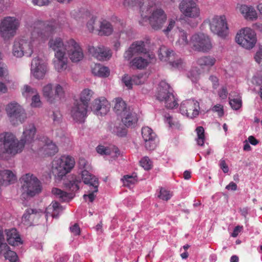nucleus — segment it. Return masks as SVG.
I'll return each mask as SVG.
<instances>
[{"instance_id":"1","label":"nucleus","mask_w":262,"mask_h":262,"mask_svg":"<svg viewBox=\"0 0 262 262\" xmlns=\"http://www.w3.org/2000/svg\"><path fill=\"white\" fill-rule=\"evenodd\" d=\"M36 129L34 124L30 123L24 127L23 135L19 141L11 133L0 134V157L7 154L14 156L21 152L26 144L31 143L34 139Z\"/></svg>"},{"instance_id":"2","label":"nucleus","mask_w":262,"mask_h":262,"mask_svg":"<svg viewBox=\"0 0 262 262\" xmlns=\"http://www.w3.org/2000/svg\"><path fill=\"white\" fill-rule=\"evenodd\" d=\"M33 28L29 39H17L20 50L23 51V56L30 57L33 53L34 45L45 42L54 34L57 28V23L55 20H37L34 23Z\"/></svg>"},{"instance_id":"3","label":"nucleus","mask_w":262,"mask_h":262,"mask_svg":"<svg viewBox=\"0 0 262 262\" xmlns=\"http://www.w3.org/2000/svg\"><path fill=\"white\" fill-rule=\"evenodd\" d=\"M127 3L128 5L134 6L137 4L132 2L130 3L128 0H125L124 5ZM154 3H148V5H144L140 1L138 2V5L140 7L141 16L144 20H148L151 28L155 30L161 29L165 23L167 17L164 11L161 9L155 10L153 8Z\"/></svg>"},{"instance_id":"4","label":"nucleus","mask_w":262,"mask_h":262,"mask_svg":"<svg viewBox=\"0 0 262 262\" xmlns=\"http://www.w3.org/2000/svg\"><path fill=\"white\" fill-rule=\"evenodd\" d=\"M79 169L81 170L80 174L81 178L75 177L72 180L69 181L67 183L65 184L66 187L69 188L72 191H76L79 189V184L81 182V179L83 183L88 184L91 188V192L88 194H84L83 199L85 201L88 200L90 202H92L96 196L95 193L97 192L98 187L99 186V182L98 179L94 176L91 174L88 170L85 169L86 165H80Z\"/></svg>"},{"instance_id":"5","label":"nucleus","mask_w":262,"mask_h":262,"mask_svg":"<svg viewBox=\"0 0 262 262\" xmlns=\"http://www.w3.org/2000/svg\"><path fill=\"white\" fill-rule=\"evenodd\" d=\"M204 24H208L211 31L222 38L228 35L229 29L225 15H214L205 20Z\"/></svg>"},{"instance_id":"6","label":"nucleus","mask_w":262,"mask_h":262,"mask_svg":"<svg viewBox=\"0 0 262 262\" xmlns=\"http://www.w3.org/2000/svg\"><path fill=\"white\" fill-rule=\"evenodd\" d=\"M21 189L24 193L30 196H34L41 191L40 181L30 173L23 175L20 179Z\"/></svg>"},{"instance_id":"7","label":"nucleus","mask_w":262,"mask_h":262,"mask_svg":"<svg viewBox=\"0 0 262 262\" xmlns=\"http://www.w3.org/2000/svg\"><path fill=\"white\" fill-rule=\"evenodd\" d=\"M157 98L161 102H164L166 107L172 109L178 104L173 94V90L169 84L162 81L160 83Z\"/></svg>"},{"instance_id":"8","label":"nucleus","mask_w":262,"mask_h":262,"mask_svg":"<svg viewBox=\"0 0 262 262\" xmlns=\"http://www.w3.org/2000/svg\"><path fill=\"white\" fill-rule=\"evenodd\" d=\"M19 25L20 21L15 17H5L0 23V35L4 40L13 37Z\"/></svg>"},{"instance_id":"9","label":"nucleus","mask_w":262,"mask_h":262,"mask_svg":"<svg viewBox=\"0 0 262 262\" xmlns=\"http://www.w3.org/2000/svg\"><path fill=\"white\" fill-rule=\"evenodd\" d=\"M236 42L247 49L253 48L256 42L255 32L249 28L242 29L236 34Z\"/></svg>"},{"instance_id":"10","label":"nucleus","mask_w":262,"mask_h":262,"mask_svg":"<svg viewBox=\"0 0 262 262\" xmlns=\"http://www.w3.org/2000/svg\"><path fill=\"white\" fill-rule=\"evenodd\" d=\"M190 43L192 48L199 52H207L212 48L210 37L204 33H196L191 37Z\"/></svg>"},{"instance_id":"11","label":"nucleus","mask_w":262,"mask_h":262,"mask_svg":"<svg viewBox=\"0 0 262 262\" xmlns=\"http://www.w3.org/2000/svg\"><path fill=\"white\" fill-rule=\"evenodd\" d=\"M6 111L10 121L14 124L17 122L23 123L27 118L25 111L16 102H11L7 104Z\"/></svg>"},{"instance_id":"12","label":"nucleus","mask_w":262,"mask_h":262,"mask_svg":"<svg viewBox=\"0 0 262 262\" xmlns=\"http://www.w3.org/2000/svg\"><path fill=\"white\" fill-rule=\"evenodd\" d=\"M42 92L43 96L51 103L60 101L64 96V90L59 84H56L53 89L52 84L49 83L43 86Z\"/></svg>"},{"instance_id":"13","label":"nucleus","mask_w":262,"mask_h":262,"mask_svg":"<svg viewBox=\"0 0 262 262\" xmlns=\"http://www.w3.org/2000/svg\"><path fill=\"white\" fill-rule=\"evenodd\" d=\"M158 56L161 61H168L173 68L180 69L183 67L182 60L179 58L172 50L167 49L165 46H161L160 48Z\"/></svg>"},{"instance_id":"14","label":"nucleus","mask_w":262,"mask_h":262,"mask_svg":"<svg viewBox=\"0 0 262 262\" xmlns=\"http://www.w3.org/2000/svg\"><path fill=\"white\" fill-rule=\"evenodd\" d=\"M197 0H183L179 5L181 13L186 17L196 18L200 16V9Z\"/></svg>"},{"instance_id":"15","label":"nucleus","mask_w":262,"mask_h":262,"mask_svg":"<svg viewBox=\"0 0 262 262\" xmlns=\"http://www.w3.org/2000/svg\"><path fill=\"white\" fill-rule=\"evenodd\" d=\"M200 110L199 102L193 99L184 100L180 106V113L191 119L196 118L199 115Z\"/></svg>"},{"instance_id":"16","label":"nucleus","mask_w":262,"mask_h":262,"mask_svg":"<svg viewBox=\"0 0 262 262\" xmlns=\"http://www.w3.org/2000/svg\"><path fill=\"white\" fill-rule=\"evenodd\" d=\"M67 50L69 57L72 62H77L82 59L83 53L79 43L74 39L67 40Z\"/></svg>"},{"instance_id":"17","label":"nucleus","mask_w":262,"mask_h":262,"mask_svg":"<svg viewBox=\"0 0 262 262\" xmlns=\"http://www.w3.org/2000/svg\"><path fill=\"white\" fill-rule=\"evenodd\" d=\"M31 71L35 78L42 79L48 71L47 64L42 59L35 57L32 61Z\"/></svg>"},{"instance_id":"18","label":"nucleus","mask_w":262,"mask_h":262,"mask_svg":"<svg viewBox=\"0 0 262 262\" xmlns=\"http://www.w3.org/2000/svg\"><path fill=\"white\" fill-rule=\"evenodd\" d=\"M88 107L76 100L72 107L71 114L73 119L76 122L82 123L87 116Z\"/></svg>"},{"instance_id":"19","label":"nucleus","mask_w":262,"mask_h":262,"mask_svg":"<svg viewBox=\"0 0 262 262\" xmlns=\"http://www.w3.org/2000/svg\"><path fill=\"white\" fill-rule=\"evenodd\" d=\"M110 104L104 97L96 99L91 106L92 111L97 116H103L109 111Z\"/></svg>"},{"instance_id":"20","label":"nucleus","mask_w":262,"mask_h":262,"mask_svg":"<svg viewBox=\"0 0 262 262\" xmlns=\"http://www.w3.org/2000/svg\"><path fill=\"white\" fill-rule=\"evenodd\" d=\"M142 136L145 142V148L149 150L155 149L157 146V136L152 129L148 126L142 127Z\"/></svg>"},{"instance_id":"21","label":"nucleus","mask_w":262,"mask_h":262,"mask_svg":"<svg viewBox=\"0 0 262 262\" xmlns=\"http://www.w3.org/2000/svg\"><path fill=\"white\" fill-rule=\"evenodd\" d=\"M88 51L90 54L99 60H106L112 56L111 51L101 45L97 47L89 46Z\"/></svg>"},{"instance_id":"22","label":"nucleus","mask_w":262,"mask_h":262,"mask_svg":"<svg viewBox=\"0 0 262 262\" xmlns=\"http://www.w3.org/2000/svg\"><path fill=\"white\" fill-rule=\"evenodd\" d=\"M146 52L144 42L136 41L133 42L128 50L124 52L123 57L126 60H129L135 54H146Z\"/></svg>"},{"instance_id":"23","label":"nucleus","mask_w":262,"mask_h":262,"mask_svg":"<svg viewBox=\"0 0 262 262\" xmlns=\"http://www.w3.org/2000/svg\"><path fill=\"white\" fill-rule=\"evenodd\" d=\"M67 63L68 58L66 57V53H55L53 63L56 70L61 72L66 70L67 67Z\"/></svg>"},{"instance_id":"24","label":"nucleus","mask_w":262,"mask_h":262,"mask_svg":"<svg viewBox=\"0 0 262 262\" xmlns=\"http://www.w3.org/2000/svg\"><path fill=\"white\" fill-rule=\"evenodd\" d=\"M49 47L53 50L55 53L61 52L66 53L67 50V41L65 43L60 37H56L51 39L48 43Z\"/></svg>"},{"instance_id":"25","label":"nucleus","mask_w":262,"mask_h":262,"mask_svg":"<svg viewBox=\"0 0 262 262\" xmlns=\"http://www.w3.org/2000/svg\"><path fill=\"white\" fill-rule=\"evenodd\" d=\"M148 57L149 59L142 57H135L131 60L130 65L132 67L137 69H144L147 67L150 60L154 58V56L152 54H148Z\"/></svg>"},{"instance_id":"26","label":"nucleus","mask_w":262,"mask_h":262,"mask_svg":"<svg viewBox=\"0 0 262 262\" xmlns=\"http://www.w3.org/2000/svg\"><path fill=\"white\" fill-rule=\"evenodd\" d=\"M17 180L16 174L10 170L0 171V185H8L15 182Z\"/></svg>"},{"instance_id":"27","label":"nucleus","mask_w":262,"mask_h":262,"mask_svg":"<svg viewBox=\"0 0 262 262\" xmlns=\"http://www.w3.org/2000/svg\"><path fill=\"white\" fill-rule=\"evenodd\" d=\"M7 240L9 244L16 246L22 244V240L15 228H12L6 230Z\"/></svg>"},{"instance_id":"28","label":"nucleus","mask_w":262,"mask_h":262,"mask_svg":"<svg viewBox=\"0 0 262 262\" xmlns=\"http://www.w3.org/2000/svg\"><path fill=\"white\" fill-rule=\"evenodd\" d=\"M121 117L122 123L126 127H132L136 124L138 121L137 114L130 109L124 113V114Z\"/></svg>"},{"instance_id":"29","label":"nucleus","mask_w":262,"mask_h":262,"mask_svg":"<svg viewBox=\"0 0 262 262\" xmlns=\"http://www.w3.org/2000/svg\"><path fill=\"white\" fill-rule=\"evenodd\" d=\"M3 255L6 259L10 262H16L18 260V256L16 253L11 250L7 244L0 245V255Z\"/></svg>"},{"instance_id":"30","label":"nucleus","mask_w":262,"mask_h":262,"mask_svg":"<svg viewBox=\"0 0 262 262\" xmlns=\"http://www.w3.org/2000/svg\"><path fill=\"white\" fill-rule=\"evenodd\" d=\"M74 165H57L53 169V173L56 179L60 180L69 172L74 167Z\"/></svg>"},{"instance_id":"31","label":"nucleus","mask_w":262,"mask_h":262,"mask_svg":"<svg viewBox=\"0 0 262 262\" xmlns=\"http://www.w3.org/2000/svg\"><path fill=\"white\" fill-rule=\"evenodd\" d=\"M62 209L57 202H53L49 205L46 210V217H48L49 216H52L53 218H57L59 214L61 212Z\"/></svg>"},{"instance_id":"32","label":"nucleus","mask_w":262,"mask_h":262,"mask_svg":"<svg viewBox=\"0 0 262 262\" xmlns=\"http://www.w3.org/2000/svg\"><path fill=\"white\" fill-rule=\"evenodd\" d=\"M39 212L33 209H28L26 210L22 217V222L27 226L31 225L35 217H38Z\"/></svg>"},{"instance_id":"33","label":"nucleus","mask_w":262,"mask_h":262,"mask_svg":"<svg viewBox=\"0 0 262 262\" xmlns=\"http://www.w3.org/2000/svg\"><path fill=\"white\" fill-rule=\"evenodd\" d=\"M99 28L97 29L99 31V34L100 35H110L113 31V28L110 22L106 20H103L100 21L99 24Z\"/></svg>"},{"instance_id":"34","label":"nucleus","mask_w":262,"mask_h":262,"mask_svg":"<svg viewBox=\"0 0 262 262\" xmlns=\"http://www.w3.org/2000/svg\"><path fill=\"white\" fill-rule=\"evenodd\" d=\"M41 150L45 156H52L58 152V148L52 141L48 140L42 147Z\"/></svg>"},{"instance_id":"35","label":"nucleus","mask_w":262,"mask_h":262,"mask_svg":"<svg viewBox=\"0 0 262 262\" xmlns=\"http://www.w3.org/2000/svg\"><path fill=\"white\" fill-rule=\"evenodd\" d=\"M129 109V107H126V104L121 98H117L115 99L114 110L117 115L121 116Z\"/></svg>"},{"instance_id":"36","label":"nucleus","mask_w":262,"mask_h":262,"mask_svg":"<svg viewBox=\"0 0 262 262\" xmlns=\"http://www.w3.org/2000/svg\"><path fill=\"white\" fill-rule=\"evenodd\" d=\"M92 71L94 75L99 77H106L110 75L108 68L100 64H95L92 67Z\"/></svg>"},{"instance_id":"37","label":"nucleus","mask_w":262,"mask_h":262,"mask_svg":"<svg viewBox=\"0 0 262 262\" xmlns=\"http://www.w3.org/2000/svg\"><path fill=\"white\" fill-rule=\"evenodd\" d=\"M216 61L215 59L210 56H202L197 60V64L202 68H209L213 66Z\"/></svg>"},{"instance_id":"38","label":"nucleus","mask_w":262,"mask_h":262,"mask_svg":"<svg viewBox=\"0 0 262 262\" xmlns=\"http://www.w3.org/2000/svg\"><path fill=\"white\" fill-rule=\"evenodd\" d=\"M93 94V92L90 89L83 90L80 94V100H78L81 104H84L88 107L89 103Z\"/></svg>"},{"instance_id":"39","label":"nucleus","mask_w":262,"mask_h":262,"mask_svg":"<svg viewBox=\"0 0 262 262\" xmlns=\"http://www.w3.org/2000/svg\"><path fill=\"white\" fill-rule=\"evenodd\" d=\"M54 162L55 164H75V161L74 157L69 155H63L58 157H56Z\"/></svg>"},{"instance_id":"40","label":"nucleus","mask_w":262,"mask_h":262,"mask_svg":"<svg viewBox=\"0 0 262 262\" xmlns=\"http://www.w3.org/2000/svg\"><path fill=\"white\" fill-rule=\"evenodd\" d=\"M122 181L124 186L130 187L137 181V174L133 173L131 175H125L122 179Z\"/></svg>"},{"instance_id":"41","label":"nucleus","mask_w":262,"mask_h":262,"mask_svg":"<svg viewBox=\"0 0 262 262\" xmlns=\"http://www.w3.org/2000/svg\"><path fill=\"white\" fill-rule=\"evenodd\" d=\"M195 132L197 134V143L200 146H203L205 140L204 128L202 126H198L196 128Z\"/></svg>"},{"instance_id":"42","label":"nucleus","mask_w":262,"mask_h":262,"mask_svg":"<svg viewBox=\"0 0 262 262\" xmlns=\"http://www.w3.org/2000/svg\"><path fill=\"white\" fill-rule=\"evenodd\" d=\"M52 192L53 194L61 199L63 201H67L70 199V194L59 189L54 188L52 189Z\"/></svg>"},{"instance_id":"43","label":"nucleus","mask_w":262,"mask_h":262,"mask_svg":"<svg viewBox=\"0 0 262 262\" xmlns=\"http://www.w3.org/2000/svg\"><path fill=\"white\" fill-rule=\"evenodd\" d=\"M172 195L173 193L170 191L164 188H161L158 196L163 201H167L171 198Z\"/></svg>"},{"instance_id":"44","label":"nucleus","mask_w":262,"mask_h":262,"mask_svg":"<svg viewBox=\"0 0 262 262\" xmlns=\"http://www.w3.org/2000/svg\"><path fill=\"white\" fill-rule=\"evenodd\" d=\"M12 53L14 56L17 58H20L23 56V51L20 50V47L17 39L13 42Z\"/></svg>"},{"instance_id":"45","label":"nucleus","mask_w":262,"mask_h":262,"mask_svg":"<svg viewBox=\"0 0 262 262\" xmlns=\"http://www.w3.org/2000/svg\"><path fill=\"white\" fill-rule=\"evenodd\" d=\"M0 78L5 79L7 83H10L9 78V71L7 66L3 63L0 62Z\"/></svg>"},{"instance_id":"46","label":"nucleus","mask_w":262,"mask_h":262,"mask_svg":"<svg viewBox=\"0 0 262 262\" xmlns=\"http://www.w3.org/2000/svg\"><path fill=\"white\" fill-rule=\"evenodd\" d=\"M21 93L24 97L28 98L35 95L37 93V90L28 85H25L21 89Z\"/></svg>"},{"instance_id":"47","label":"nucleus","mask_w":262,"mask_h":262,"mask_svg":"<svg viewBox=\"0 0 262 262\" xmlns=\"http://www.w3.org/2000/svg\"><path fill=\"white\" fill-rule=\"evenodd\" d=\"M200 75L199 70L195 68L189 72L188 77L193 82H196L200 79Z\"/></svg>"},{"instance_id":"48","label":"nucleus","mask_w":262,"mask_h":262,"mask_svg":"<svg viewBox=\"0 0 262 262\" xmlns=\"http://www.w3.org/2000/svg\"><path fill=\"white\" fill-rule=\"evenodd\" d=\"M180 46H184L188 43L187 34L183 30L180 31L179 38L177 41Z\"/></svg>"},{"instance_id":"49","label":"nucleus","mask_w":262,"mask_h":262,"mask_svg":"<svg viewBox=\"0 0 262 262\" xmlns=\"http://www.w3.org/2000/svg\"><path fill=\"white\" fill-rule=\"evenodd\" d=\"M229 104L232 109L237 110L242 107V101L240 98L231 99L229 101Z\"/></svg>"},{"instance_id":"50","label":"nucleus","mask_w":262,"mask_h":262,"mask_svg":"<svg viewBox=\"0 0 262 262\" xmlns=\"http://www.w3.org/2000/svg\"><path fill=\"white\" fill-rule=\"evenodd\" d=\"M96 151L101 155H110L112 153L111 149L102 145H98L96 148Z\"/></svg>"},{"instance_id":"51","label":"nucleus","mask_w":262,"mask_h":262,"mask_svg":"<svg viewBox=\"0 0 262 262\" xmlns=\"http://www.w3.org/2000/svg\"><path fill=\"white\" fill-rule=\"evenodd\" d=\"M145 80V77L143 74L133 75L132 76L133 84L140 85L143 84Z\"/></svg>"},{"instance_id":"52","label":"nucleus","mask_w":262,"mask_h":262,"mask_svg":"<svg viewBox=\"0 0 262 262\" xmlns=\"http://www.w3.org/2000/svg\"><path fill=\"white\" fill-rule=\"evenodd\" d=\"M42 103L40 101V96L37 92L32 97L31 105L33 107H39L41 106Z\"/></svg>"},{"instance_id":"53","label":"nucleus","mask_w":262,"mask_h":262,"mask_svg":"<svg viewBox=\"0 0 262 262\" xmlns=\"http://www.w3.org/2000/svg\"><path fill=\"white\" fill-rule=\"evenodd\" d=\"M122 82L124 83L125 85L127 87L128 89H130L132 88L133 82L132 77L128 76V75H125L122 79Z\"/></svg>"},{"instance_id":"54","label":"nucleus","mask_w":262,"mask_h":262,"mask_svg":"<svg viewBox=\"0 0 262 262\" xmlns=\"http://www.w3.org/2000/svg\"><path fill=\"white\" fill-rule=\"evenodd\" d=\"M96 17L92 16L87 23L86 26L90 32H93L96 28Z\"/></svg>"},{"instance_id":"55","label":"nucleus","mask_w":262,"mask_h":262,"mask_svg":"<svg viewBox=\"0 0 262 262\" xmlns=\"http://www.w3.org/2000/svg\"><path fill=\"white\" fill-rule=\"evenodd\" d=\"M51 0H32L34 5L43 6L48 5Z\"/></svg>"},{"instance_id":"56","label":"nucleus","mask_w":262,"mask_h":262,"mask_svg":"<svg viewBox=\"0 0 262 262\" xmlns=\"http://www.w3.org/2000/svg\"><path fill=\"white\" fill-rule=\"evenodd\" d=\"M257 18V13L256 11L252 7L250 8V11L247 12V15L246 17V19H253Z\"/></svg>"},{"instance_id":"57","label":"nucleus","mask_w":262,"mask_h":262,"mask_svg":"<svg viewBox=\"0 0 262 262\" xmlns=\"http://www.w3.org/2000/svg\"><path fill=\"white\" fill-rule=\"evenodd\" d=\"M212 110L214 112H217L218 115L222 117L224 115L223 106L221 104H217L213 106Z\"/></svg>"},{"instance_id":"58","label":"nucleus","mask_w":262,"mask_h":262,"mask_svg":"<svg viewBox=\"0 0 262 262\" xmlns=\"http://www.w3.org/2000/svg\"><path fill=\"white\" fill-rule=\"evenodd\" d=\"M71 232L75 235H78L80 233V230L77 224H75L70 227Z\"/></svg>"},{"instance_id":"59","label":"nucleus","mask_w":262,"mask_h":262,"mask_svg":"<svg viewBox=\"0 0 262 262\" xmlns=\"http://www.w3.org/2000/svg\"><path fill=\"white\" fill-rule=\"evenodd\" d=\"M250 8L251 7H248L247 6L245 5L240 6L239 8V11H240L241 13L244 15V16L245 18L247 15V12H248V11H250Z\"/></svg>"},{"instance_id":"60","label":"nucleus","mask_w":262,"mask_h":262,"mask_svg":"<svg viewBox=\"0 0 262 262\" xmlns=\"http://www.w3.org/2000/svg\"><path fill=\"white\" fill-rule=\"evenodd\" d=\"M174 25H175V21L174 20L170 19L169 21L168 26H167V27L166 28V29H164L163 30V32L165 34L168 33L173 28V27L174 26Z\"/></svg>"},{"instance_id":"61","label":"nucleus","mask_w":262,"mask_h":262,"mask_svg":"<svg viewBox=\"0 0 262 262\" xmlns=\"http://www.w3.org/2000/svg\"><path fill=\"white\" fill-rule=\"evenodd\" d=\"M219 96L221 98L225 99L227 97L228 91L226 88H223L219 93Z\"/></svg>"},{"instance_id":"62","label":"nucleus","mask_w":262,"mask_h":262,"mask_svg":"<svg viewBox=\"0 0 262 262\" xmlns=\"http://www.w3.org/2000/svg\"><path fill=\"white\" fill-rule=\"evenodd\" d=\"M242 228H243L242 226H236L234 228L233 231L231 234V236L234 237H236L238 235V233L241 232Z\"/></svg>"},{"instance_id":"63","label":"nucleus","mask_w":262,"mask_h":262,"mask_svg":"<svg viewBox=\"0 0 262 262\" xmlns=\"http://www.w3.org/2000/svg\"><path fill=\"white\" fill-rule=\"evenodd\" d=\"M226 189H227L228 190H236L237 189V185L236 184L231 182H230L228 185L226 186Z\"/></svg>"},{"instance_id":"64","label":"nucleus","mask_w":262,"mask_h":262,"mask_svg":"<svg viewBox=\"0 0 262 262\" xmlns=\"http://www.w3.org/2000/svg\"><path fill=\"white\" fill-rule=\"evenodd\" d=\"M8 92V88L6 84L0 81V93L5 94Z\"/></svg>"}]
</instances>
